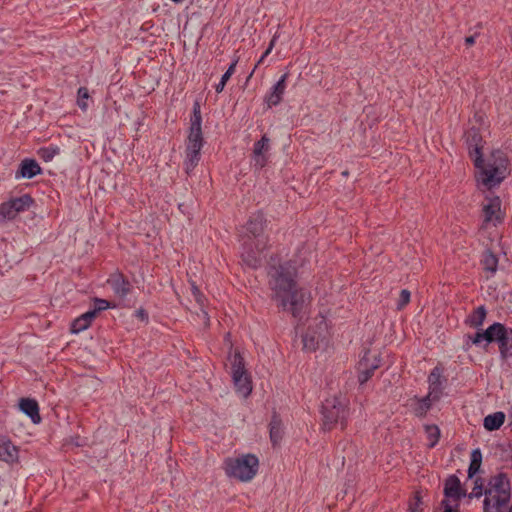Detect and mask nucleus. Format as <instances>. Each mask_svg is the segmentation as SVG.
<instances>
[{
  "mask_svg": "<svg viewBox=\"0 0 512 512\" xmlns=\"http://www.w3.org/2000/svg\"><path fill=\"white\" fill-rule=\"evenodd\" d=\"M110 308V303L105 299L94 298L93 309L99 314L101 311Z\"/></svg>",
  "mask_w": 512,
  "mask_h": 512,
  "instance_id": "4c0bfd02",
  "label": "nucleus"
},
{
  "mask_svg": "<svg viewBox=\"0 0 512 512\" xmlns=\"http://www.w3.org/2000/svg\"><path fill=\"white\" fill-rule=\"evenodd\" d=\"M286 76L287 75L284 74L279 79V81L273 86V91L267 97V103L269 106H275L280 103V101L282 99V94L284 93V89H285L284 82H285Z\"/></svg>",
  "mask_w": 512,
  "mask_h": 512,
  "instance_id": "4be33fe9",
  "label": "nucleus"
},
{
  "mask_svg": "<svg viewBox=\"0 0 512 512\" xmlns=\"http://www.w3.org/2000/svg\"><path fill=\"white\" fill-rule=\"evenodd\" d=\"M380 357L378 354H372L369 350L365 351L357 364L358 382L365 384L380 366Z\"/></svg>",
  "mask_w": 512,
  "mask_h": 512,
  "instance_id": "6e6552de",
  "label": "nucleus"
},
{
  "mask_svg": "<svg viewBox=\"0 0 512 512\" xmlns=\"http://www.w3.org/2000/svg\"><path fill=\"white\" fill-rule=\"evenodd\" d=\"M89 91L86 87H80L77 92V105L82 111L88 108L87 100L89 99Z\"/></svg>",
  "mask_w": 512,
  "mask_h": 512,
  "instance_id": "72a5a7b5",
  "label": "nucleus"
},
{
  "mask_svg": "<svg viewBox=\"0 0 512 512\" xmlns=\"http://www.w3.org/2000/svg\"><path fill=\"white\" fill-rule=\"evenodd\" d=\"M415 400H416V405H415L413 411L417 417L425 416L426 413L428 412V410L431 408L432 402L435 401L434 396H430L429 393L423 398L416 397Z\"/></svg>",
  "mask_w": 512,
  "mask_h": 512,
  "instance_id": "b1692460",
  "label": "nucleus"
},
{
  "mask_svg": "<svg viewBox=\"0 0 512 512\" xmlns=\"http://www.w3.org/2000/svg\"><path fill=\"white\" fill-rule=\"evenodd\" d=\"M34 204L29 194L12 198L0 204V224L14 220L21 212L27 211Z\"/></svg>",
  "mask_w": 512,
  "mask_h": 512,
  "instance_id": "0eeeda50",
  "label": "nucleus"
},
{
  "mask_svg": "<svg viewBox=\"0 0 512 512\" xmlns=\"http://www.w3.org/2000/svg\"><path fill=\"white\" fill-rule=\"evenodd\" d=\"M489 512H504V511H500V510H490Z\"/></svg>",
  "mask_w": 512,
  "mask_h": 512,
  "instance_id": "864d4df0",
  "label": "nucleus"
},
{
  "mask_svg": "<svg viewBox=\"0 0 512 512\" xmlns=\"http://www.w3.org/2000/svg\"><path fill=\"white\" fill-rule=\"evenodd\" d=\"M268 274L272 300L283 310L291 312L293 317L300 316L306 298L296 282V267L291 262H285L272 267Z\"/></svg>",
  "mask_w": 512,
  "mask_h": 512,
  "instance_id": "f257e3e1",
  "label": "nucleus"
},
{
  "mask_svg": "<svg viewBox=\"0 0 512 512\" xmlns=\"http://www.w3.org/2000/svg\"><path fill=\"white\" fill-rule=\"evenodd\" d=\"M505 420V414L503 412H495L489 414L484 418V428L488 431H494L499 429Z\"/></svg>",
  "mask_w": 512,
  "mask_h": 512,
  "instance_id": "5701e85b",
  "label": "nucleus"
},
{
  "mask_svg": "<svg viewBox=\"0 0 512 512\" xmlns=\"http://www.w3.org/2000/svg\"><path fill=\"white\" fill-rule=\"evenodd\" d=\"M172 1H173V2H175V3H179V2H181L182 0H172Z\"/></svg>",
  "mask_w": 512,
  "mask_h": 512,
  "instance_id": "6e6d98bb",
  "label": "nucleus"
},
{
  "mask_svg": "<svg viewBox=\"0 0 512 512\" xmlns=\"http://www.w3.org/2000/svg\"><path fill=\"white\" fill-rule=\"evenodd\" d=\"M201 159V153L191 152L185 150L184 169L187 174H190L198 165Z\"/></svg>",
  "mask_w": 512,
  "mask_h": 512,
  "instance_id": "c85d7f7f",
  "label": "nucleus"
},
{
  "mask_svg": "<svg viewBox=\"0 0 512 512\" xmlns=\"http://www.w3.org/2000/svg\"><path fill=\"white\" fill-rule=\"evenodd\" d=\"M84 316V318L90 323V325L92 324L93 320L97 317L98 313L92 309V310H89L85 313L82 314Z\"/></svg>",
  "mask_w": 512,
  "mask_h": 512,
  "instance_id": "c03bdc74",
  "label": "nucleus"
},
{
  "mask_svg": "<svg viewBox=\"0 0 512 512\" xmlns=\"http://www.w3.org/2000/svg\"><path fill=\"white\" fill-rule=\"evenodd\" d=\"M89 327L90 323L84 318L83 315H80L72 322L70 330L72 333H79L86 330Z\"/></svg>",
  "mask_w": 512,
  "mask_h": 512,
  "instance_id": "f704fd0d",
  "label": "nucleus"
},
{
  "mask_svg": "<svg viewBox=\"0 0 512 512\" xmlns=\"http://www.w3.org/2000/svg\"><path fill=\"white\" fill-rule=\"evenodd\" d=\"M506 329L507 327L499 322H495L492 325H490L485 330V335L487 336V344L492 342H497L499 344L506 333Z\"/></svg>",
  "mask_w": 512,
  "mask_h": 512,
  "instance_id": "aec40b11",
  "label": "nucleus"
},
{
  "mask_svg": "<svg viewBox=\"0 0 512 512\" xmlns=\"http://www.w3.org/2000/svg\"><path fill=\"white\" fill-rule=\"evenodd\" d=\"M429 394L434 400H439L442 395L441 370L435 367L428 376Z\"/></svg>",
  "mask_w": 512,
  "mask_h": 512,
  "instance_id": "f3484780",
  "label": "nucleus"
},
{
  "mask_svg": "<svg viewBox=\"0 0 512 512\" xmlns=\"http://www.w3.org/2000/svg\"><path fill=\"white\" fill-rule=\"evenodd\" d=\"M471 342L475 345H479L482 341H486L487 342V336L485 335V330L484 331H478L475 333L474 336H469Z\"/></svg>",
  "mask_w": 512,
  "mask_h": 512,
  "instance_id": "a19ab883",
  "label": "nucleus"
},
{
  "mask_svg": "<svg viewBox=\"0 0 512 512\" xmlns=\"http://www.w3.org/2000/svg\"><path fill=\"white\" fill-rule=\"evenodd\" d=\"M190 122V128L202 129V116L199 102H195L193 105V114L191 116Z\"/></svg>",
  "mask_w": 512,
  "mask_h": 512,
  "instance_id": "473e14b6",
  "label": "nucleus"
},
{
  "mask_svg": "<svg viewBox=\"0 0 512 512\" xmlns=\"http://www.w3.org/2000/svg\"><path fill=\"white\" fill-rule=\"evenodd\" d=\"M239 59H237L236 61H233L232 62V65H235L237 62H238Z\"/></svg>",
  "mask_w": 512,
  "mask_h": 512,
  "instance_id": "4d7b16f0",
  "label": "nucleus"
},
{
  "mask_svg": "<svg viewBox=\"0 0 512 512\" xmlns=\"http://www.w3.org/2000/svg\"><path fill=\"white\" fill-rule=\"evenodd\" d=\"M465 142L468 148L469 156L473 160L474 166H478L483 158V138L478 128L471 127L465 132Z\"/></svg>",
  "mask_w": 512,
  "mask_h": 512,
  "instance_id": "1a4fd4ad",
  "label": "nucleus"
},
{
  "mask_svg": "<svg viewBox=\"0 0 512 512\" xmlns=\"http://www.w3.org/2000/svg\"><path fill=\"white\" fill-rule=\"evenodd\" d=\"M266 219L262 212L250 216L245 232L241 236V259L245 265L256 269L261 266L264 252L269 248V238L265 235Z\"/></svg>",
  "mask_w": 512,
  "mask_h": 512,
  "instance_id": "f03ea898",
  "label": "nucleus"
},
{
  "mask_svg": "<svg viewBox=\"0 0 512 512\" xmlns=\"http://www.w3.org/2000/svg\"><path fill=\"white\" fill-rule=\"evenodd\" d=\"M475 179L477 185L491 190L499 186L508 174V159L506 155L500 151H493L489 157L475 166Z\"/></svg>",
  "mask_w": 512,
  "mask_h": 512,
  "instance_id": "7ed1b4c3",
  "label": "nucleus"
},
{
  "mask_svg": "<svg viewBox=\"0 0 512 512\" xmlns=\"http://www.w3.org/2000/svg\"><path fill=\"white\" fill-rule=\"evenodd\" d=\"M259 460L253 454L228 457L224 461V471L228 477L248 482L257 474Z\"/></svg>",
  "mask_w": 512,
  "mask_h": 512,
  "instance_id": "39448f33",
  "label": "nucleus"
},
{
  "mask_svg": "<svg viewBox=\"0 0 512 512\" xmlns=\"http://www.w3.org/2000/svg\"><path fill=\"white\" fill-rule=\"evenodd\" d=\"M203 143H204V139H203L202 129L190 128L189 134L187 137L185 150L201 153Z\"/></svg>",
  "mask_w": 512,
  "mask_h": 512,
  "instance_id": "a211bd4d",
  "label": "nucleus"
},
{
  "mask_svg": "<svg viewBox=\"0 0 512 512\" xmlns=\"http://www.w3.org/2000/svg\"><path fill=\"white\" fill-rule=\"evenodd\" d=\"M484 489H483V484H482V479L481 478H477L475 480V483H474V487L471 491V493L469 494V497L470 498H480L483 494H484Z\"/></svg>",
  "mask_w": 512,
  "mask_h": 512,
  "instance_id": "c9c22d12",
  "label": "nucleus"
},
{
  "mask_svg": "<svg viewBox=\"0 0 512 512\" xmlns=\"http://www.w3.org/2000/svg\"><path fill=\"white\" fill-rule=\"evenodd\" d=\"M237 391L243 396H248L252 391L251 380L248 373L232 376Z\"/></svg>",
  "mask_w": 512,
  "mask_h": 512,
  "instance_id": "412c9836",
  "label": "nucleus"
},
{
  "mask_svg": "<svg viewBox=\"0 0 512 512\" xmlns=\"http://www.w3.org/2000/svg\"><path fill=\"white\" fill-rule=\"evenodd\" d=\"M235 67L236 66H229L228 67V70L223 74L222 78H221V81L223 83H227V81L229 80V78L232 76V74L234 73L235 71Z\"/></svg>",
  "mask_w": 512,
  "mask_h": 512,
  "instance_id": "a18cd8bd",
  "label": "nucleus"
},
{
  "mask_svg": "<svg viewBox=\"0 0 512 512\" xmlns=\"http://www.w3.org/2000/svg\"><path fill=\"white\" fill-rule=\"evenodd\" d=\"M499 351L502 358L506 359L509 356H512V329L507 328L506 333L503 336V339L498 344Z\"/></svg>",
  "mask_w": 512,
  "mask_h": 512,
  "instance_id": "a878e982",
  "label": "nucleus"
},
{
  "mask_svg": "<svg viewBox=\"0 0 512 512\" xmlns=\"http://www.w3.org/2000/svg\"><path fill=\"white\" fill-rule=\"evenodd\" d=\"M482 463V453L480 449H474L471 453V461L468 468V477L473 478V476L480 470Z\"/></svg>",
  "mask_w": 512,
  "mask_h": 512,
  "instance_id": "cd10ccee",
  "label": "nucleus"
},
{
  "mask_svg": "<svg viewBox=\"0 0 512 512\" xmlns=\"http://www.w3.org/2000/svg\"><path fill=\"white\" fill-rule=\"evenodd\" d=\"M444 496L445 499L455 504L459 502L462 497L466 496V491L462 488L461 482L456 475H450L444 483Z\"/></svg>",
  "mask_w": 512,
  "mask_h": 512,
  "instance_id": "9d476101",
  "label": "nucleus"
},
{
  "mask_svg": "<svg viewBox=\"0 0 512 512\" xmlns=\"http://www.w3.org/2000/svg\"><path fill=\"white\" fill-rule=\"evenodd\" d=\"M483 510L504 511L511 499V488L509 478L505 473H498L491 476L487 488L484 491Z\"/></svg>",
  "mask_w": 512,
  "mask_h": 512,
  "instance_id": "20e7f679",
  "label": "nucleus"
},
{
  "mask_svg": "<svg viewBox=\"0 0 512 512\" xmlns=\"http://www.w3.org/2000/svg\"><path fill=\"white\" fill-rule=\"evenodd\" d=\"M42 169L34 159L26 158L21 161L18 170L16 171V179L27 178L31 179L36 175L41 174Z\"/></svg>",
  "mask_w": 512,
  "mask_h": 512,
  "instance_id": "ddd939ff",
  "label": "nucleus"
},
{
  "mask_svg": "<svg viewBox=\"0 0 512 512\" xmlns=\"http://www.w3.org/2000/svg\"><path fill=\"white\" fill-rule=\"evenodd\" d=\"M481 263L485 271L490 272L491 274H494L497 271L498 258L490 250L484 252Z\"/></svg>",
  "mask_w": 512,
  "mask_h": 512,
  "instance_id": "bb28decb",
  "label": "nucleus"
},
{
  "mask_svg": "<svg viewBox=\"0 0 512 512\" xmlns=\"http://www.w3.org/2000/svg\"><path fill=\"white\" fill-rule=\"evenodd\" d=\"M232 376L248 373L245 368L244 358L236 352L231 358Z\"/></svg>",
  "mask_w": 512,
  "mask_h": 512,
  "instance_id": "c756f323",
  "label": "nucleus"
},
{
  "mask_svg": "<svg viewBox=\"0 0 512 512\" xmlns=\"http://www.w3.org/2000/svg\"><path fill=\"white\" fill-rule=\"evenodd\" d=\"M191 290H192V294H193V296L198 295V293H200V292H201V291L199 290V288L196 286L195 282H192V283H191Z\"/></svg>",
  "mask_w": 512,
  "mask_h": 512,
  "instance_id": "3c124183",
  "label": "nucleus"
},
{
  "mask_svg": "<svg viewBox=\"0 0 512 512\" xmlns=\"http://www.w3.org/2000/svg\"><path fill=\"white\" fill-rule=\"evenodd\" d=\"M504 512H512V506L507 510V508H504Z\"/></svg>",
  "mask_w": 512,
  "mask_h": 512,
  "instance_id": "603ef678",
  "label": "nucleus"
},
{
  "mask_svg": "<svg viewBox=\"0 0 512 512\" xmlns=\"http://www.w3.org/2000/svg\"><path fill=\"white\" fill-rule=\"evenodd\" d=\"M107 283L111 286L115 295L120 298H125L132 289L130 281L121 272L118 271L110 275Z\"/></svg>",
  "mask_w": 512,
  "mask_h": 512,
  "instance_id": "9b49d317",
  "label": "nucleus"
},
{
  "mask_svg": "<svg viewBox=\"0 0 512 512\" xmlns=\"http://www.w3.org/2000/svg\"><path fill=\"white\" fill-rule=\"evenodd\" d=\"M425 432L427 434V438L429 439L428 446L433 448L439 441L440 438V429L437 425H426Z\"/></svg>",
  "mask_w": 512,
  "mask_h": 512,
  "instance_id": "7c9ffc66",
  "label": "nucleus"
},
{
  "mask_svg": "<svg viewBox=\"0 0 512 512\" xmlns=\"http://www.w3.org/2000/svg\"><path fill=\"white\" fill-rule=\"evenodd\" d=\"M18 459L17 447L6 437L0 436V460L12 463Z\"/></svg>",
  "mask_w": 512,
  "mask_h": 512,
  "instance_id": "2eb2a0df",
  "label": "nucleus"
},
{
  "mask_svg": "<svg viewBox=\"0 0 512 512\" xmlns=\"http://www.w3.org/2000/svg\"><path fill=\"white\" fill-rule=\"evenodd\" d=\"M485 200L487 203L483 205L484 221L491 222L495 220L501 222L503 219L501 216V199L498 196H487Z\"/></svg>",
  "mask_w": 512,
  "mask_h": 512,
  "instance_id": "f8f14e48",
  "label": "nucleus"
},
{
  "mask_svg": "<svg viewBox=\"0 0 512 512\" xmlns=\"http://www.w3.org/2000/svg\"><path fill=\"white\" fill-rule=\"evenodd\" d=\"M19 407L23 413L29 416L34 424L41 422L39 414V405L36 400L31 398H22L19 402Z\"/></svg>",
  "mask_w": 512,
  "mask_h": 512,
  "instance_id": "dca6fc26",
  "label": "nucleus"
},
{
  "mask_svg": "<svg viewBox=\"0 0 512 512\" xmlns=\"http://www.w3.org/2000/svg\"><path fill=\"white\" fill-rule=\"evenodd\" d=\"M303 345H304V348L307 349V350H315V345H314V338H308V336H304L303 337Z\"/></svg>",
  "mask_w": 512,
  "mask_h": 512,
  "instance_id": "37998d69",
  "label": "nucleus"
},
{
  "mask_svg": "<svg viewBox=\"0 0 512 512\" xmlns=\"http://www.w3.org/2000/svg\"><path fill=\"white\" fill-rule=\"evenodd\" d=\"M225 83H223L221 80L220 82L215 86V90L217 93H221L225 87Z\"/></svg>",
  "mask_w": 512,
  "mask_h": 512,
  "instance_id": "8fccbe9b",
  "label": "nucleus"
},
{
  "mask_svg": "<svg viewBox=\"0 0 512 512\" xmlns=\"http://www.w3.org/2000/svg\"><path fill=\"white\" fill-rule=\"evenodd\" d=\"M269 142L270 139L266 135H263L261 139L254 144L253 159L255 166L259 169L266 165L267 158L264 155V152L268 151Z\"/></svg>",
  "mask_w": 512,
  "mask_h": 512,
  "instance_id": "4468645a",
  "label": "nucleus"
},
{
  "mask_svg": "<svg viewBox=\"0 0 512 512\" xmlns=\"http://www.w3.org/2000/svg\"><path fill=\"white\" fill-rule=\"evenodd\" d=\"M322 414L325 430H331L338 422L341 423L342 428L345 427L348 410L346 404L339 397L326 399L322 405Z\"/></svg>",
  "mask_w": 512,
  "mask_h": 512,
  "instance_id": "423d86ee",
  "label": "nucleus"
},
{
  "mask_svg": "<svg viewBox=\"0 0 512 512\" xmlns=\"http://www.w3.org/2000/svg\"><path fill=\"white\" fill-rule=\"evenodd\" d=\"M410 292L407 289H403L400 292L399 301L397 303V309L402 310L410 302Z\"/></svg>",
  "mask_w": 512,
  "mask_h": 512,
  "instance_id": "e433bc0d",
  "label": "nucleus"
},
{
  "mask_svg": "<svg viewBox=\"0 0 512 512\" xmlns=\"http://www.w3.org/2000/svg\"><path fill=\"white\" fill-rule=\"evenodd\" d=\"M194 299L197 302V304L200 306V309L203 312L204 317H207V312L204 310L205 301H206L205 296L202 294V292H200V293H198V295L194 296Z\"/></svg>",
  "mask_w": 512,
  "mask_h": 512,
  "instance_id": "79ce46f5",
  "label": "nucleus"
},
{
  "mask_svg": "<svg viewBox=\"0 0 512 512\" xmlns=\"http://www.w3.org/2000/svg\"><path fill=\"white\" fill-rule=\"evenodd\" d=\"M487 315V310L484 306L476 308L466 319V323L471 327L478 328L482 326Z\"/></svg>",
  "mask_w": 512,
  "mask_h": 512,
  "instance_id": "393cba45",
  "label": "nucleus"
},
{
  "mask_svg": "<svg viewBox=\"0 0 512 512\" xmlns=\"http://www.w3.org/2000/svg\"><path fill=\"white\" fill-rule=\"evenodd\" d=\"M37 154L42 160L49 162L59 154V148L56 146L42 147L38 150Z\"/></svg>",
  "mask_w": 512,
  "mask_h": 512,
  "instance_id": "2f4dec72",
  "label": "nucleus"
},
{
  "mask_svg": "<svg viewBox=\"0 0 512 512\" xmlns=\"http://www.w3.org/2000/svg\"><path fill=\"white\" fill-rule=\"evenodd\" d=\"M136 316L142 321H146L148 319V314L143 308H140L136 311Z\"/></svg>",
  "mask_w": 512,
  "mask_h": 512,
  "instance_id": "de8ad7c7",
  "label": "nucleus"
},
{
  "mask_svg": "<svg viewBox=\"0 0 512 512\" xmlns=\"http://www.w3.org/2000/svg\"><path fill=\"white\" fill-rule=\"evenodd\" d=\"M342 174H343L344 176H347V175H348V171H344Z\"/></svg>",
  "mask_w": 512,
  "mask_h": 512,
  "instance_id": "5fc2aeb1",
  "label": "nucleus"
},
{
  "mask_svg": "<svg viewBox=\"0 0 512 512\" xmlns=\"http://www.w3.org/2000/svg\"><path fill=\"white\" fill-rule=\"evenodd\" d=\"M270 439L273 446H277L283 437L282 421L279 415L274 412L270 421Z\"/></svg>",
  "mask_w": 512,
  "mask_h": 512,
  "instance_id": "6ab92c4d",
  "label": "nucleus"
},
{
  "mask_svg": "<svg viewBox=\"0 0 512 512\" xmlns=\"http://www.w3.org/2000/svg\"><path fill=\"white\" fill-rule=\"evenodd\" d=\"M409 510L410 512H422L421 498L418 492L415 494L413 500L409 503Z\"/></svg>",
  "mask_w": 512,
  "mask_h": 512,
  "instance_id": "58836bf2",
  "label": "nucleus"
},
{
  "mask_svg": "<svg viewBox=\"0 0 512 512\" xmlns=\"http://www.w3.org/2000/svg\"><path fill=\"white\" fill-rule=\"evenodd\" d=\"M477 36H478V34H477V33H475L474 35L467 36V37L465 38V45H466L467 47H471V46L475 43V41H476V37H477Z\"/></svg>",
  "mask_w": 512,
  "mask_h": 512,
  "instance_id": "49530a36",
  "label": "nucleus"
},
{
  "mask_svg": "<svg viewBox=\"0 0 512 512\" xmlns=\"http://www.w3.org/2000/svg\"><path fill=\"white\" fill-rule=\"evenodd\" d=\"M441 506L443 507V512H460L458 509L459 503L452 504L449 500L443 499L441 501Z\"/></svg>",
  "mask_w": 512,
  "mask_h": 512,
  "instance_id": "ea45409f",
  "label": "nucleus"
},
{
  "mask_svg": "<svg viewBox=\"0 0 512 512\" xmlns=\"http://www.w3.org/2000/svg\"><path fill=\"white\" fill-rule=\"evenodd\" d=\"M274 41H275V38H273V39H272V41H271V43H270V45H269L268 49L265 51V53H264V54L262 55V57L259 59V61L257 62V64H260V63L263 61L264 57H265L268 53H270V51H271V49H272V47H273V45H274Z\"/></svg>",
  "mask_w": 512,
  "mask_h": 512,
  "instance_id": "09e8293b",
  "label": "nucleus"
}]
</instances>
